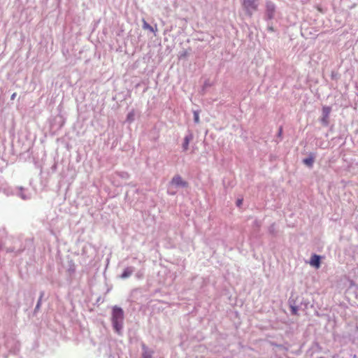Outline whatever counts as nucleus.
<instances>
[{
	"label": "nucleus",
	"instance_id": "1",
	"mask_svg": "<svg viewBox=\"0 0 358 358\" xmlns=\"http://www.w3.org/2000/svg\"><path fill=\"white\" fill-rule=\"evenodd\" d=\"M123 319L124 314L122 309L120 307L115 306L114 308H113L112 322L115 332L118 334H120L121 330H122Z\"/></svg>",
	"mask_w": 358,
	"mask_h": 358
},
{
	"label": "nucleus",
	"instance_id": "15",
	"mask_svg": "<svg viewBox=\"0 0 358 358\" xmlns=\"http://www.w3.org/2000/svg\"><path fill=\"white\" fill-rule=\"evenodd\" d=\"M282 127H280L279 128V131H278V136H280L282 135Z\"/></svg>",
	"mask_w": 358,
	"mask_h": 358
},
{
	"label": "nucleus",
	"instance_id": "12",
	"mask_svg": "<svg viewBox=\"0 0 358 358\" xmlns=\"http://www.w3.org/2000/svg\"><path fill=\"white\" fill-rule=\"evenodd\" d=\"M194 122L196 124L199 123V115L198 111H194Z\"/></svg>",
	"mask_w": 358,
	"mask_h": 358
},
{
	"label": "nucleus",
	"instance_id": "17",
	"mask_svg": "<svg viewBox=\"0 0 358 358\" xmlns=\"http://www.w3.org/2000/svg\"><path fill=\"white\" fill-rule=\"evenodd\" d=\"M172 179H182L181 177L179 175H176Z\"/></svg>",
	"mask_w": 358,
	"mask_h": 358
},
{
	"label": "nucleus",
	"instance_id": "8",
	"mask_svg": "<svg viewBox=\"0 0 358 358\" xmlns=\"http://www.w3.org/2000/svg\"><path fill=\"white\" fill-rule=\"evenodd\" d=\"M310 266L319 268H320V256L317 255H313L311 256L310 262H309Z\"/></svg>",
	"mask_w": 358,
	"mask_h": 358
},
{
	"label": "nucleus",
	"instance_id": "2",
	"mask_svg": "<svg viewBox=\"0 0 358 358\" xmlns=\"http://www.w3.org/2000/svg\"><path fill=\"white\" fill-rule=\"evenodd\" d=\"M276 11V6L274 3L268 1L266 3L265 19L271 20L274 18Z\"/></svg>",
	"mask_w": 358,
	"mask_h": 358
},
{
	"label": "nucleus",
	"instance_id": "13",
	"mask_svg": "<svg viewBox=\"0 0 358 358\" xmlns=\"http://www.w3.org/2000/svg\"><path fill=\"white\" fill-rule=\"evenodd\" d=\"M291 313H292L293 315H298V308L296 306H291Z\"/></svg>",
	"mask_w": 358,
	"mask_h": 358
},
{
	"label": "nucleus",
	"instance_id": "9",
	"mask_svg": "<svg viewBox=\"0 0 358 358\" xmlns=\"http://www.w3.org/2000/svg\"><path fill=\"white\" fill-rule=\"evenodd\" d=\"M132 273L133 270L129 268H127L124 269V271H123V273H122V276L120 277H122V279H125L126 278H129V276H130Z\"/></svg>",
	"mask_w": 358,
	"mask_h": 358
},
{
	"label": "nucleus",
	"instance_id": "6",
	"mask_svg": "<svg viewBox=\"0 0 358 358\" xmlns=\"http://www.w3.org/2000/svg\"><path fill=\"white\" fill-rule=\"evenodd\" d=\"M316 158V154L314 152H310L307 157L302 160V162L308 168H312Z\"/></svg>",
	"mask_w": 358,
	"mask_h": 358
},
{
	"label": "nucleus",
	"instance_id": "4",
	"mask_svg": "<svg viewBox=\"0 0 358 358\" xmlns=\"http://www.w3.org/2000/svg\"><path fill=\"white\" fill-rule=\"evenodd\" d=\"M187 182L183 180H171L169 185V193L175 194L178 188L185 187Z\"/></svg>",
	"mask_w": 358,
	"mask_h": 358
},
{
	"label": "nucleus",
	"instance_id": "11",
	"mask_svg": "<svg viewBox=\"0 0 358 358\" xmlns=\"http://www.w3.org/2000/svg\"><path fill=\"white\" fill-rule=\"evenodd\" d=\"M134 111H131L130 113H129L127 114V120L129 122H132L134 120Z\"/></svg>",
	"mask_w": 358,
	"mask_h": 358
},
{
	"label": "nucleus",
	"instance_id": "10",
	"mask_svg": "<svg viewBox=\"0 0 358 358\" xmlns=\"http://www.w3.org/2000/svg\"><path fill=\"white\" fill-rule=\"evenodd\" d=\"M143 28L144 29H148L152 32H154V29L152 26H150L145 20H143Z\"/></svg>",
	"mask_w": 358,
	"mask_h": 358
},
{
	"label": "nucleus",
	"instance_id": "18",
	"mask_svg": "<svg viewBox=\"0 0 358 358\" xmlns=\"http://www.w3.org/2000/svg\"><path fill=\"white\" fill-rule=\"evenodd\" d=\"M15 96H16V93H13V94L11 95L10 99H11V100H14V99H15Z\"/></svg>",
	"mask_w": 358,
	"mask_h": 358
},
{
	"label": "nucleus",
	"instance_id": "19",
	"mask_svg": "<svg viewBox=\"0 0 358 358\" xmlns=\"http://www.w3.org/2000/svg\"><path fill=\"white\" fill-rule=\"evenodd\" d=\"M319 358H322V357H319Z\"/></svg>",
	"mask_w": 358,
	"mask_h": 358
},
{
	"label": "nucleus",
	"instance_id": "3",
	"mask_svg": "<svg viewBox=\"0 0 358 358\" xmlns=\"http://www.w3.org/2000/svg\"><path fill=\"white\" fill-rule=\"evenodd\" d=\"M243 5L246 10L247 14L250 16L252 15V13L257 10L258 3L257 0H243Z\"/></svg>",
	"mask_w": 358,
	"mask_h": 358
},
{
	"label": "nucleus",
	"instance_id": "5",
	"mask_svg": "<svg viewBox=\"0 0 358 358\" xmlns=\"http://www.w3.org/2000/svg\"><path fill=\"white\" fill-rule=\"evenodd\" d=\"M331 111V108L330 106H324L322 108V117L320 120L322 124L324 127H327L329 124V114Z\"/></svg>",
	"mask_w": 358,
	"mask_h": 358
},
{
	"label": "nucleus",
	"instance_id": "14",
	"mask_svg": "<svg viewBox=\"0 0 358 358\" xmlns=\"http://www.w3.org/2000/svg\"><path fill=\"white\" fill-rule=\"evenodd\" d=\"M241 204H242V199H238V201H236V206L240 207V206H241Z\"/></svg>",
	"mask_w": 358,
	"mask_h": 358
},
{
	"label": "nucleus",
	"instance_id": "16",
	"mask_svg": "<svg viewBox=\"0 0 358 358\" xmlns=\"http://www.w3.org/2000/svg\"><path fill=\"white\" fill-rule=\"evenodd\" d=\"M143 358H151V355L145 352L143 354Z\"/></svg>",
	"mask_w": 358,
	"mask_h": 358
},
{
	"label": "nucleus",
	"instance_id": "7",
	"mask_svg": "<svg viewBox=\"0 0 358 358\" xmlns=\"http://www.w3.org/2000/svg\"><path fill=\"white\" fill-rule=\"evenodd\" d=\"M193 138V134L190 131H189L188 134L184 138V141L182 143L183 151H187L188 150L189 142L192 141Z\"/></svg>",
	"mask_w": 358,
	"mask_h": 358
}]
</instances>
